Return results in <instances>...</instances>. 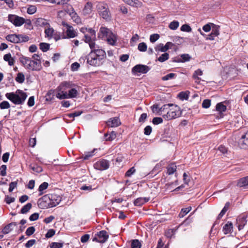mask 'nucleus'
<instances>
[{"instance_id":"1","label":"nucleus","mask_w":248,"mask_h":248,"mask_svg":"<svg viewBox=\"0 0 248 248\" xmlns=\"http://www.w3.org/2000/svg\"><path fill=\"white\" fill-rule=\"evenodd\" d=\"M99 46H96V47L91 48L90 52V57H92L91 59L89 60L88 59V64L93 66H99L102 64V61L106 57V52L99 49Z\"/></svg>"},{"instance_id":"2","label":"nucleus","mask_w":248,"mask_h":248,"mask_svg":"<svg viewBox=\"0 0 248 248\" xmlns=\"http://www.w3.org/2000/svg\"><path fill=\"white\" fill-rule=\"evenodd\" d=\"M98 37L100 39L106 40L108 43L110 45H115L117 41V36L109 29L105 27H101Z\"/></svg>"},{"instance_id":"3","label":"nucleus","mask_w":248,"mask_h":248,"mask_svg":"<svg viewBox=\"0 0 248 248\" xmlns=\"http://www.w3.org/2000/svg\"><path fill=\"white\" fill-rule=\"evenodd\" d=\"M5 96L8 99L16 105L23 104L28 96L27 93L21 90H17L16 93H7Z\"/></svg>"},{"instance_id":"4","label":"nucleus","mask_w":248,"mask_h":248,"mask_svg":"<svg viewBox=\"0 0 248 248\" xmlns=\"http://www.w3.org/2000/svg\"><path fill=\"white\" fill-rule=\"evenodd\" d=\"M96 9L100 17L106 21L110 20L111 14L107 3L103 2H98Z\"/></svg>"},{"instance_id":"5","label":"nucleus","mask_w":248,"mask_h":248,"mask_svg":"<svg viewBox=\"0 0 248 248\" xmlns=\"http://www.w3.org/2000/svg\"><path fill=\"white\" fill-rule=\"evenodd\" d=\"M174 108L170 109L167 114L163 116L164 119L167 120H171L179 117L182 115V110L177 105H174Z\"/></svg>"},{"instance_id":"6","label":"nucleus","mask_w":248,"mask_h":248,"mask_svg":"<svg viewBox=\"0 0 248 248\" xmlns=\"http://www.w3.org/2000/svg\"><path fill=\"white\" fill-rule=\"evenodd\" d=\"M75 86V84L70 81H64L61 83V84L56 89V93L60 94L63 93H67V90Z\"/></svg>"},{"instance_id":"7","label":"nucleus","mask_w":248,"mask_h":248,"mask_svg":"<svg viewBox=\"0 0 248 248\" xmlns=\"http://www.w3.org/2000/svg\"><path fill=\"white\" fill-rule=\"evenodd\" d=\"M89 30L90 36H88L87 34L85 35L84 41L85 43L89 44L90 48H93V47H96L95 43L96 39V31L93 29H90Z\"/></svg>"},{"instance_id":"8","label":"nucleus","mask_w":248,"mask_h":248,"mask_svg":"<svg viewBox=\"0 0 248 248\" xmlns=\"http://www.w3.org/2000/svg\"><path fill=\"white\" fill-rule=\"evenodd\" d=\"M38 207L41 209H47L52 207L50 206L51 202H50L49 194H46L38 199L37 202Z\"/></svg>"},{"instance_id":"9","label":"nucleus","mask_w":248,"mask_h":248,"mask_svg":"<svg viewBox=\"0 0 248 248\" xmlns=\"http://www.w3.org/2000/svg\"><path fill=\"white\" fill-rule=\"evenodd\" d=\"M68 92V93H63L62 94H60V93H56V96L57 98L62 100L64 99L75 98L78 94V91L73 87L70 89Z\"/></svg>"},{"instance_id":"10","label":"nucleus","mask_w":248,"mask_h":248,"mask_svg":"<svg viewBox=\"0 0 248 248\" xmlns=\"http://www.w3.org/2000/svg\"><path fill=\"white\" fill-rule=\"evenodd\" d=\"M8 21L11 22L16 27H19L25 23V19L16 15L10 14L8 15Z\"/></svg>"},{"instance_id":"11","label":"nucleus","mask_w":248,"mask_h":248,"mask_svg":"<svg viewBox=\"0 0 248 248\" xmlns=\"http://www.w3.org/2000/svg\"><path fill=\"white\" fill-rule=\"evenodd\" d=\"M150 69V67L147 65L139 64L136 65L132 68V73L134 75H136L138 73L146 74Z\"/></svg>"},{"instance_id":"12","label":"nucleus","mask_w":248,"mask_h":248,"mask_svg":"<svg viewBox=\"0 0 248 248\" xmlns=\"http://www.w3.org/2000/svg\"><path fill=\"white\" fill-rule=\"evenodd\" d=\"M93 167L97 170H106L109 168V162L108 160L102 158L93 164Z\"/></svg>"},{"instance_id":"13","label":"nucleus","mask_w":248,"mask_h":248,"mask_svg":"<svg viewBox=\"0 0 248 248\" xmlns=\"http://www.w3.org/2000/svg\"><path fill=\"white\" fill-rule=\"evenodd\" d=\"M109 237L106 231L102 230L97 232L95 237L93 239V241H96L100 243H104L107 241Z\"/></svg>"},{"instance_id":"14","label":"nucleus","mask_w":248,"mask_h":248,"mask_svg":"<svg viewBox=\"0 0 248 248\" xmlns=\"http://www.w3.org/2000/svg\"><path fill=\"white\" fill-rule=\"evenodd\" d=\"M64 26H66L67 30L65 31V34L62 35V39L71 38H74L78 36L77 33L73 30V27L69 26L67 23H64Z\"/></svg>"},{"instance_id":"15","label":"nucleus","mask_w":248,"mask_h":248,"mask_svg":"<svg viewBox=\"0 0 248 248\" xmlns=\"http://www.w3.org/2000/svg\"><path fill=\"white\" fill-rule=\"evenodd\" d=\"M212 24V31L211 33L208 35L206 38L207 40H214L215 37L217 36L219 34L220 26L215 25L214 23Z\"/></svg>"},{"instance_id":"16","label":"nucleus","mask_w":248,"mask_h":248,"mask_svg":"<svg viewBox=\"0 0 248 248\" xmlns=\"http://www.w3.org/2000/svg\"><path fill=\"white\" fill-rule=\"evenodd\" d=\"M42 68L41 62L30 59L28 69L33 71H39Z\"/></svg>"},{"instance_id":"17","label":"nucleus","mask_w":248,"mask_h":248,"mask_svg":"<svg viewBox=\"0 0 248 248\" xmlns=\"http://www.w3.org/2000/svg\"><path fill=\"white\" fill-rule=\"evenodd\" d=\"M174 46V44L170 42H168L166 43L165 46L163 45V44L160 43L157 45L155 49L156 52H165L167 51L169 48H171L173 46Z\"/></svg>"},{"instance_id":"18","label":"nucleus","mask_w":248,"mask_h":248,"mask_svg":"<svg viewBox=\"0 0 248 248\" xmlns=\"http://www.w3.org/2000/svg\"><path fill=\"white\" fill-rule=\"evenodd\" d=\"M216 110L217 112V118L218 119L222 118L224 116L223 113L227 110V107L222 102L218 103L216 105Z\"/></svg>"},{"instance_id":"19","label":"nucleus","mask_w":248,"mask_h":248,"mask_svg":"<svg viewBox=\"0 0 248 248\" xmlns=\"http://www.w3.org/2000/svg\"><path fill=\"white\" fill-rule=\"evenodd\" d=\"M238 144L241 148H248V131L239 140Z\"/></svg>"},{"instance_id":"20","label":"nucleus","mask_w":248,"mask_h":248,"mask_svg":"<svg viewBox=\"0 0 248 248\" xmlns=\"http://www.w3.org/2000/svg\"><path fill=\"white\" fill-rule=\"evenodd\" d=\"M51 204L50 206L52 207L58 205L62 201V197L56 194H49Z\"/></svg>"},{"instance_id":"21","label":"nucleus","mask_w":248,"mask_h":248,"mask_svg":"<svg viewBox=\"0 0 248 248\" xmlns=\"http://www.w3.org/2000/svg\"><path fill=\"white\" fill-rule=\"evenodd\" d=\"M247 216L241 215L238 217L236 219L237 224H238V228L240 231L243 229L247 222Z\"/></svg>"},{"instance_id":"22","label":"nucleus","mask_w":248,"mask_h":248,"mask_svg":"<svg viewBox=\"0 0 248 248\" xmlns=\"http://www.w3.org/2000/svg\"><path fill=\"white\" fill-rule=\"evenodd\" d=\"M93 5L91 2L88 1L85 5L83 10L82 14L84 16L90 15L93 11Z\"/></svg>"},{"instance_id":"23","label":"nucleus","mask_w":248,"mask_h":248,"mask_svg":"<svg viewBox=\"0 0 248 248\" xmlns=\"http://www.w3.org/2000/svg\"><path fill=\"white\" fill-rule=\"evenodd\" d=\"M19 56V61L22 65L28 69V64L30 62L31 58L24 56L21 54H17Z\"/></svg>"},{"instance_id":"24","label":"nucleus","mask_w":248,"mask_h":248,"mask_svg":"<svg viewBox=\"0 0 248 248\" xmlns=\"http://www.w3.org/2000/svg\"><path fill=\"white\" fill-rule=\"evenodd\" d=\"M35 26L36 27L50 26L47 20L43 18H37L34 22Z\"/></svg>"},{"instance_id":"25","label":"nucleus","mask_w":248,"mask_h":248,"mask_svg":"<svg viewBox=\"0 0 248 248\" xmlns=\"http://www.w3.org/2000/svg\"><path fill=\"white\" fill-rule=\"evenodd\" d=\"M150 200L149 197H140L136 199L134 202V204L136 206H141L144 203L147 202Z\"/></svg>"},{"instance_id":"26","label":"nucleus","mask_w":248,"mask_h":248,"mask_svg":"<svg viewBox=\"0 0 248 248\" xmlns=\"http://www.w3.org/2000/svg\"><path fill=\"white\" fill-rule=\"evenodd\" d=\"M17 225L16 222H13L6 225L2 230L1 232L4 234H6L13 230V227Z\"/></svg>"},{"instance_id":"27","label":"nucleus","mask_w":248,"mask_h":248,"mask_svg":"<svg viewBox=\"0 0 248 248\" xmlns=\"http://www.w3.org/2000/svg\"><path fill=\"white\" fill-rule=\"evenodd\" d=\"M108 124L111 127H117L119 126L121 123L118 117H114L110 118L108 121Z\"/></svg>"},{"instance_id":"28","label":"nucleus","mask_w":248,"mask_h":248,"mask_svg":"<svg viewBox=\"0 0 248 248\" xmlns=\"http://www.w3.org/2000/svg\"><path fill=\"white\" fill-rule=\"evenodd\" d=\"M233 225L231 222L228 221L223 227L222 231L224 234H228L232 232Z\"/></svg>"},{"instance_id":"29","label":"nucleus","mask_w":248,"mask_h":248,"mask_svg":"<svg viewBox=\"0 0 248 248\" xmlns=\"http://www.w3.org/2000/svg\"><path fill=\"white\" fill-rule=\"evenodd\" d=\"M17 34H8L7 35L5 38L6 39L12 43L17 44L18 43V38Z\"/></svg>"},{"instance_id":"30","label":"nucleus","mask_w":248,"mask_h":248,"mask_svg":"<svg viewBox=\"0 0 248 248\" xmlns=\"http://www.w3.org/2000/svg\"><path fill=\"white\" fill-rule=\"evenodd\" d=\"M161 164L160 163L156 164L153 170L149 173L148 175H149L150 177H153L158 174L161 170Z\"/></svg>"},{"instance_id":"31","label":"nucleus","mask_w":248,"mask_h":248,"mask_svg":"<svg viewBox=\"0 0 248 248\" xmlns=\"http://www.w3.org/2000/svg\"><path fill=\"white\" fill-rule=\"evenodd\" d=\"M237 186L239 187H246L248 186V176L240 178L238 180Z\"/></svg>"},{"instance_id":"32","label":"nucleus","mask_w":248,"mask_h":248,"mask_svg":"<svg viewBox=\"0 0 248 248\" xmlns=\"http://www.w3.org/2000/svg\"><path fill=\"white\" fill-rule=\"evenodd\" d=\"M3 59L5 61L8 62V64L10 66L14 65L15 60L12 58L10 53H8L4 55Z\"/></svg>"},{"instance_id":"33","label":"nucleus","mask_w":248,"mask_h":248,"mask_svg":"<svg viewBox=\"0 0 248 248\" xmlns=\"http://www.w3.org/2000/svg\"><path fill=\"white\" fill-rule=\"evenodd\" d=\"M48 186V183L45 182H43V183H42L40 185V186H39V188H38V191H39L38 196H42L44 193V190L47 189Z\"/></svg>"},{"instance_id":"34","label":"nucleus","mask_w":248,"mask_h":248,"mask_svg":"<svg viewBox=\"0 0 248 248\" xmlns=\"http://www.w3.org/2000/svg\"><path fill=\"white\" fill-rule=\"evenodd\" d=\"M104 137L106 141H112L116 138V134L115 132L112 131L110 134H105Z\"/></svg>"},{"instance_id":"35","label":"nucleus","mask_w":248,"mask_h":248,"mask_svg":"<svg viewBox=\"0 0 248 248\" xmlns=\"http://www.w3.org/2000/svg\"><path fill=\"white\" fill-rule=\"evenodd\" d=\"M177 167L175 164H170L167 167V173L169 175H171L176 170Z\"/></svg>"},{"instance_id":"36","label":"nucleus","mask_w":248,"mask_h":248,"mask_svg":"<svg viewBox=\"0 0 248 248\" xmlns=\"http://www.w3.org/2000/svg\"><path fill=\"white\" fill-rule=\"evenodd\" d=\"M189 91H186V92H181L179 93L178 95V96L179 97V98L182 100H188L189 97Z\"/></svg>"},{"instance_id":"37","label":"nucleus","mask_w":248,"mask_h":248,"mask_svg":"<svg viewBox=\"0 0 248 248\" xmlns=\"http://www.w3.org/2000/svg\"><path fill=\"white\" fill-rule=\"evenodd\" d=\"M31 203H28L21 208L20 213L23 214H26L31 209Z\"/></svg>"},{"instance_id":"38","label":"nucleus","mask_w":248,"mask_h":248,"mask_svg":"<svg viewBox=\"0 0 248 248\" xmlns=\"http://www.w3.org/2000/svg\"><path fill=\"white\" fill-rule=\"evenodd\" d=\"M17 36L19 39L18 43L27 42L30 40V37L26 35L17 34Z\"/></svg>"},{"instance_id":"39","label":"nucleus","mask_w":248,"mask_h":248,"mask_svg":"<svg viewBox=\"0 0 248 248\" xmlns=\"http://www.w3.org/2000/svg\"><path fill=\"white\" fill-rule=\"evenodd\" d=\"M40 49L44 52H46L50 48V45L46 43H41L39 44Z\"/></svg>"},{"instance_id":"40","label":"nucleus","mask_w":248,"mask_h":248,"mask_svg":"<svg viewBox=\"0 0 248 248\" xmlns=\"http://www.w3.org/2000/svg\"><path fill=\"white\" fill-rule=\"evenodd\" d=\"M54 32V30L52 28L48 27L45 31V36L49 38H52Z\"/></svg>"},{"instance_id":"41","label":"nucleus","mask_w":248,"mask_h":248,"mask_svg":"<svg viewBox=\"0 0 248 248\" xmlns=\"http://www.w3.org/2000/svg\"><path fill=\"white\" fill-rule=\"evenodd\" d=\"M16 80L19 83H22L25 80V76L22 73H18L16 78Z\"/></svg>"},{"instance_id":"42","label":"nucleus","mask_w":248,"mask_h":248,"mask_svg":"<svg viewBox=\"0 0 248 248\" xmlns=\"http://www.w3.org/2000/svg\"><path fill=\"white\" fill-rule=\"evenodd\" d=\"M30 168L31 170H32L33 171L40 173L43 171V169L42 167L38 166L36 164L33 165H30Z\"/></svg>"},{"instance_id":"43","label":"nucleus","mask_w":248,"mask_h":248,"mask_svg":"<svg viewBox=\"0 0 248 248\" xmlns=\"http://www.w3.org/2000/svg\"><path fill=\"white\" fill-rule=\"evenodd\" d=\"M191 209V207H189L186 208H182L179 214V217H183L185 216H186L187 213H188Z\"/></svg>"},{"instance_id":"44","label":"nucleus","mask_w":248,"mask_h":248,"mask_svg":"<svg viewBox=\"0 0 248 248\" xmlns=\"http://www.w3.org/2000/svg\"><path fill=\"white\" fill-rule=\"evenodd\" d=\"M177 76V75L175 73H170L166 75L165 76H163L161 78V79L163 81L168 80L169 79H171L174 78H175Z\"/></svg>"},{"instance_id":"45","label":"nucleus","mask_w":248,"mask_h":248,"mask_svg":"<svg viewBox=\"0 0 248 248\" xmlns=\"http://www.w3.org/2000/svg\"><path fill=\"white\" fill-rule=\"evenodd\" d=\"M141 245L138 239H134L131 242V248H140Z\"/></svg>"},{"instance_id":"46","label":"nucleus","mask_w":248,"mask_h":248,"mask_svg":"<svg viewBox=\"0 0 248 248\" xmlns=\"http://www.w3.org/2000/svg\"><path fill=\"white\" fill-rule=\"evenodd\" d=\"M181 62H188L191 59L190 56L188 54H183L180 55Z\"/></svg>"},{"instance_id":"47","label":"nucleus","mask_w":248,"mask_h":248,"mask_svg":"<svg viewBox=\"0 0 248 248\" xmlns=\"http://www.w3.org/2000/svg\"><path fill=\"white\" fill-rule=\"evenodd\" d=\"M169 59V54L168 53H164L162 54L158 58L157 60L160 62H164Z\"/></svg>"},{"instance_id":"48","label":"nucleus","mask_w":248,"mask_h":248,"mask_svg":"<svg viewBox=\"0 0 248 248\" xmlns=\"http://www.w3.org/2000/svg\"><path fill=\"white\" fill-rule=\"evenodd\" d=\"M173 106H174V104H165L159 108V110H158L157 112L159 113V112H164L165 110H168L170 107H172Z\"/></svg>"},{"instance_id":"49","label":"nucleus","mask_w":248,"mask_h":248,"mask_svg":"<svg viewBox=\"0 0 248 248\" xmlns=\"http://www.w3.org/2000/svg\"><path fill=\"white\" fill-rule=\"evenodd\" d=\"M179 25V22L174 20L170 23L169 27L171 30H175L178 28Z\"/></svg>"},{"instance_id":"50","label":"nucleus","mask_w":248,"mask_h":248,"mask_svg":"<svg viewBox=\"0 0 248 248\" xmlns=\"http://www.w3.org/2000/svg\"><path fill=\"white\" fill-rule=\"evenodd\" d=\"M64 243L62 242H52L50 245V248H62L63 246Z\"/></svg>"},{"instance_id":"51","label":"nucleus","mask_w":248,"mask_h":248,"mask_svg":"<svg viewBox=\"0 0 248 248\" xmlns=\"http://www.w3.org/2000/svg\"><path fill=\"white\" fill-rule=\"evenodd\" d=\"M138 49L141 52H145L147 50V46L146 43L144 42L140 43L138 45Z\"/></svg>"},{"instance_id":"52","label":"nucleus","mask_w":248,"mask_h":248,"mask_svg":"<svg viewBox=\"0 0 248 248\" xmlns=\"http://www.w3.org/2000/svg\"><path fill=\"white\" fill-rule=\"evenodd\" d=\"M37 10V8L34 5H29L27 9V13L30 15L34 14Z\"/></svg>"},{"instance_id":"53","label":"nucleus","mask_w":248,"mask_h":248,"mask_svg":"<svg viewBox=\"0 0 248 248\" xmlns=\"http://www.w3.org/2000/svg\"><path fill=\"white\" fill-rule=\"evenodd\" d=\"M202 71L201 69H198L197 70L195 71L193 75V78L195 79L200 80V78L198 77V76H202Z\"/></svg>"},{"instance_id":"54","label":"nucleus","mask_w":248,"mask_h":248,"mask_svg":"<svg viewBox=\"0 0 248 248\" xmlns=\"http://www.w3.org/2000/svg\"><path fill=\"white\" fill-rule=\"evenodd\" d=\"M9 108H10V105L7 101H3L0 103V108L1 109Z\"/></svg>"},{"instance_id":"55","label":"nucleus","mask_w":248,"mask_h":248,"mask_svg":"<svg viewBox=\"0 0 248 248\" xmlns=\"http://www.w3.org/2000/svg\"><path fill=\"white\" fill-rule=\"evenodd\" d=\"M35 229L33 226L29 227L26 231L25 233L27 236H31L34 233Z\"/></svg>"},{"instance_id":"56","label":"nucleus","mask_w":248,"mask_h":248,"mask_svg":"<svg viewBox=\"0 0 248 248\" xmlns=\"http://www.w3.org/2000/svg\"><path fill=\"white\" fill-rule=\"evenodd\" d=\"M181 31H182L190 32L192 30L190 26L188 24H184L181 27Z\"/></svg>"},{"instance_id":"57","label":"nucleus","mask_w":248,"mask_h":248,"mask_svg":"<svg viewBox=\"0 0 248 248\" xmlns=\"http://www.w3.org/2000/svg\"><path fill=\"white\" fill-rule=\"evenodd\" d=\"M211 106V100L208 99H204L202 103V107L208 108Z\"/></svg>"},{"instance_id":"58","label":"nucleus","mask_w":248,"mask_h":248,"mask_svg":"<svg viewBox=\"0 0 248 248\" xmlns=\"http://www.w3.org/2000/svg\"><path fill=\"white\" fill-rule=\"evenodd\" d=\"M55 234V231L54 229H49L45 235L46 238H49L53 236Z\"/></svg>"},{"instance_id":"59","label":"nucleus","mask_w":248,"mask_h":248,"mask_svg":"<svg viewBox=\"0 0 248 248\" xmlns=\"http://www.w3.org/2000/svg\"><path fill=\"white\" fill-rule=\"evenodd\" d=\"M7 166L5 165H2L0 167V175L4 176L6 174Z\"/></svg>"},{"instance_id":"60","label":"nucleus","mask_w":248,"mask_h":248,"mask_svg":"<svg viewBox=\"0 0 248 248\" xmlns=\"http://www.w3.org/2000/svg\"><path fill=\"white\" fill-rule=\"evenodd\" d=\"M82 113V111H75L73 113H69L67 114V116L69 118H74L75 117H77L80 116Z\"/></svg>"},{"instance_id":"61","label":"nucleus","mask_w":248,"mask_h":248,"mask_svg":"<svg viewBox=\"0 0 248 248\" xmlns=\"http://www.w3.org/2000/svg\"><path fill=\"white\" fill-rule=\"evenodd\" d=\"M136 170L134 167L130 168L125 173V176L126 177H130L135 172Z\"/></svg>"},{"instance_id":"62","label":"nucleus","mask_w":248,"mask_h":248,"mask_svg":"<svg viewBox=\"0 0 248 248\" xmlns=\"http://www.w3.org/2000/svg\"><path fill=\"white\" fill-rule=\"evenodd\" d=\"M163 119L161 117H155L153 118L152 123L155 125L162 123Z\"/></svg>"},{"instance_id":"63","label":"nucleus","mask_w":248,"mask_h":248,"mask_svg":"<svg viewBox=\"0 0 248 248\" xmlns=\"http://www.w3.org/2000/svg\"><path fill=\"white\" fill-rule=\"evenodd\" d=\"M152 131V128L150 125L146 126L144 129V134L145 135H150Z\"/></svg>"},{"instance_id":"64","label":"nucleus","mask_w":248,"mask_h":248,"mask_svg":"<svg viewBox=\"0 0 248 248\" xmlns=\"http://www.w3.org/2000/svg\"><path fill=\"white\" fill-rule=\"evenodd\" d=\"M176 230L174 229H169L166 232V236L168 238H171L175 234Z\"/></svg>"}]
</instances>
